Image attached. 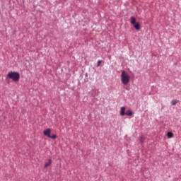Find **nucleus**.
<instances>
[{"label": "nucleus", "mask_w": 181, "mask_h": 181, "mask_svg": "<svg viewBox=\"0 0 181 181\" xmlns=\"http://www.w3.org/2000/svg\"><path fill=\"white\" fill-rule=\"evenodd\" d=\"M120 77L122 84H124V86H128V83H129V80H131V77L128 75V73L125 71H122Z\"/></svg>", "instance_id": "obj_1"}, {"label": "nucleus", "mask_w": 181, "mask_h": 181, "mask_svg": "<svg viewBox=\"0 0 181 181\" xmlns=\"http://www.w3.org/2000/svg\"><path fill=\"white\" fill-rule=\"evenodd\" d=\"M8 78H11L13 81H19L21 78V75L18 72H9L7 75Z\"/></svg>", "instance_id": "obj_2"}, {"label": "nucleus", "mask_w": 181, "mask_h": 181, "mask_svg": "<svg viewBox=\"0 0 181 181\" xmlns=\"http://www.w3.org/2000/svg\"><path fill=\"white\" fill-rule=\"evenodd\" d=\"M52 132V130L50 129H47L45 131H44V135L45 136H48V138L50 136V134Z\"/></svg>", "instance_id": "obj_3"}, {"label": "nucleus", "mask_w": 181, "mask_h": 181, "mask_svg": "<svg viewBox=\"0 0 181 181\" xmlns=\"http://www.w3.org/2000/svg\"><path fill=\"white\" fill-rule=\"evenodd\" d=\"M133 25L136 30H139V29H141V25H139V23H136L135 24H133Z\"/></svg>", "instance_id": "obj_4"}, {"label": "nucleus", "mask_w": 181, "mask_h": 181, "mask_svg": "<svg viewBox=\"0 0 181 181\" xmlns=\"http://www.w3.org/2000/svg\"><path fill=\"white\" fill-rule=\"evenodd\" d=\"M126 112H125V107H122L121 110H120V115L122 117H124V115H125Z\"/></svg>", "instance_id": "obj_5"}, {"label": "nucleus", "mask_w": 181, "mask_h": 181, "mask_svg": "<svg viewBox=\"0 0 181 181\" xmlns=\"http://www.w3.org/2000/svg\"><path fill=\"white\" fill-rule=\"evenodd\" d=\"M130 19H131L130 23H131L132 25H134V24L136 23V19L135 18V17L132 16Z\"/></svg>", "instance_id": "obj_6"}, {"label": "nucleus", "mask_w": 181, "mask_h": 181, "mask_svg": "<svg viewBox=\"0 0 181 181\" xmlns=\"http://www.w3.org/2000/svg\"><path fill=\"white\" fill-rule=\"evenodd\" d=\"M133 114L134 112H132L131 110H129L126 112L125 115H127V117H131Z\"/></svg>", "instance_id": "obj_7"}, {"label": "nucleus", "mask_w": 181, "mask_h": 181, "mask_svg": "<svg viewBox=\"0 0 181 181\" xmlns=\"http://www.w3.org/2000/svg\"><path fill=\"white\" fill-rule=\"evenodd\" d=\"M52 165V160H49L48 162L45 163V168H49Z\"/></svg>", "instance_id": "obj_8"}, {"label": "nucleus", "mask_w": 181, "mask_h": 181, "mask_svg": "<svg viewBox=\"0 0 181 181\" xmlns=\"http://www.w3.org/2000/svg\"><path fill=\"white\" fill-rule=\"evenodd\" d=\"M167 136H168V138H173V133H172L171 132H169L167 134Z\"/></svg>", "instance_id": "obj_9"}, {"label": "nucleus", "mask_w": 181, "mask_h": 181, "mask_svg": "<svg viewBox=\"0 0 181 181\" xmlns=\"http://www.w3.org/2000/svg\"><path fill=\"white\" fill-rule=\"evenodd\" d=\"M177 103V100H173L171 101L172 105H176Z\"/></svg>", "instance_id": "obj_10"}, {"label": "nucleus", "mask_w": 181, "mask_h": 181, "mask_svg": "<svg viewBox=\"0 0 181 181\" xmlns=\"http://www.w3.org/2000/svg\"><path fill=\"white\" fill-rule=\"evenodd\" d=\"M49 138H52V139H56L57 138V136L56 134L50 135Z\"/></svg>", "instance_id": "obj_11"}, {"label": "nucleus", "mask_w": 181, "mask_h": 181, "mask_svg": "<svg viewBox=\"0 0 181 181\" xmlns=\"http://www.w3.org/2000/svg\"><path fill=\"white\" fill-rule=\"evenodd\" d=\"M100 65H101V61H98V67H100Z\"/></svg>", "instance_id": "obj_12"}, {"label": "nucleus", "mask_w": 181, "mask_h": 181, "mask_svg": "<svg viewBox=\"0 0 181 181\" xmlns=\"http://www.w3.org/2000/svg\"><path fill=\"white\" fill-rule=\"evenodd\" d=\"M140 142H144V137H141Z\"/></svg>", "instance_id": "obj_13"}]
</instances>
